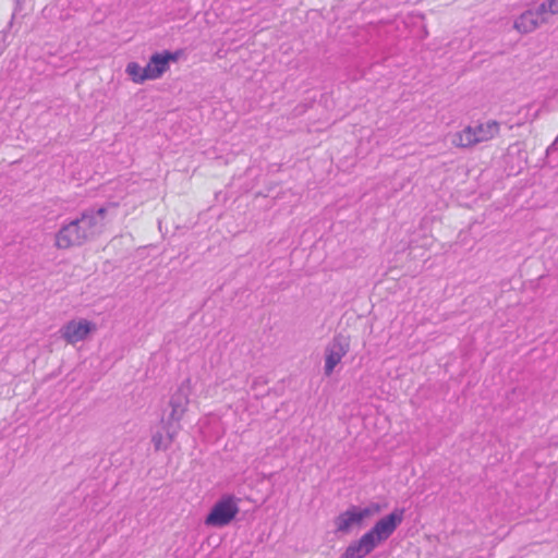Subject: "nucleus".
I'll use <instances>...</instances> for the list:
<instances>
[{"label": "nucleus", "instance_id": "f257e3e1", "mask_svg": "<svg viewBox=\"0 0 558 558\" xmlns=\"http://www.w3.org/2000/svg\"><path fill=\"white\" fill-rule=\"evenodd\" d=\"M106 214L105 207L85 209L80 217L63 225L56 233V246L68 250L92 240L101 232Z\"/></svg>", "mask_w": 558, "mask_h": 558}, {"label": "nucleus", "instance_id": "f03ea898", "mask_svg": "<svg viewBox=\"0 0 558 558\" xmlns=\"http://www.w3.org/2000/svg\"><path fill=\"white\" fill-rule=\"evenodd\" d=\"M500 125L496 121H486L474 126H466L452 135L451 143L456 147L469 148L498 135Z\"/></svg>", "mask_w": 558, "mask_h": 558}, {"label": "nucleus", "instance_id": "7ed1b4c3", "mask_svg": "<svg viewBox=\"0 0 558 558\" xmlns=\"http://www.w3.org/2000/svg\"><path fill=\"white\" fill-rule=\"evenodd\" d=\"M239 498L233 495H223L211 507L204 523L210 527H223L230 524L239 513Z\"/></svg>", "mask_w": 558, "mask_h": 558}, {"label": "nucleus", "instance_id": "20e7f679", "mask_svg": "<svg viewBox=\"0 0 558 558\" xmlns=\"http://www.w3.org/2000/svg\"><path fill=\"white\" fill-rule=\"evenodd\" d=\"M380 511L377 504L368 507L350 506L345 511L339 513L335 520V532L339 534H349L353 529L360 527L363 521Z\"/></svg>", "mask_w": 558, "mask_h": 558}, {"label": "nucleus", "instance_id": "39448f33", "mask_svg": "<svg viewBox=\"0 0 558 558\" xmlns=\"http://www.w3.org/2000/svg\"><path fill=\"white\" fill-rule=\"evenodd\" d=\"M404 509H396L388 515L378 520L375 525L366 532L376 546L387 541L403 521Z\"/></svg>", "mask_w": 558, "mask_h": 558}, {"label": "nucleus", "instance_id": "423d86ee", "mask_svg": "<svg viewBox=\"0 0 558 558\" xmlns=\"http://www.w3.org/2000/svg\"><path fill=\"white\" fill-rule=\"evenodd\" d=\"M350 350V339L341 333L336 335L325 350L324 373L330 376L335 367Z\"/></svg>", "mask_w": 558, "mask_h": 558}, {"label": "nucleus", "instance_id": "0eeeda50", "mask_svg": "<svg viewBox=\"0 0 558 558\" xmlns=\"http://www.w3.org/2000/svg\"><path fill=\"white\" fill-rule=\"evenodd\" d=\"M190 390V379H185L170 398L169 405L171 411L167 420H163L165 422H171L174 425H180V421L182 420L189 404Z\"/></svg>", "mask_w": 558, "mask_h": 558}, {"label": "nucleus", "instance_id": "6e6552de", "mask_svg": "<svg viewBox=\"0 0 558 558\" xmlns=\"http://www.w3.org/2000/svg\"><path fill=\"white\" fill-rule=\"evenodd\" d=\"M93 327V324L86 319H73L62 326L60 335L68 343L75 344L76 342L85 340Z\"/></svg>", "mask_w": 558, "mask_h": 558}, {"label": "nucleus", "instance_id": "1a4fd4ad", "mask_svg": "<svg viewBox=\"0 0 558 558\" xmlns=\"http://www.w3.org/2000/svg\"><path fill=\"white\" fill-rule=\"evenodd\" d=\"M175 53L165 51L162 53H154L146 64V75L149 80L159 78L168 69L170 61H177Z\"/></svg>", "mask_w": 558, "mask_h": 558}, {"label": "nucleus", "instance_id": "9d476101", "mask_svg": "<svg viewBox=\"0 0 558 558\" xmlns=\"http://www.w3.org/2000/svg\"><path fill=\"white\" fill-rule=\"evenodd\" d=\"M376 547L374 541L365 533L357 541L351 542L340 558H365Z\"/></svg>", "mask_w": 558, "mask_h": 558}, {"label": "nucleus", "instance_id": "9b49d317", "mask_svg": "<svg viewBox=\"0 0 558 558\" xmlns=\"http://www.w3.org/2000/svg\"><path fill=\"white\" fill-rule=\"evenodd\" d=\"M162 428L165 430V435L161 432H156L151 436V442L155 450H167L178 435L181 426L174 425L171 422L162 421Z\"/></svg>", "mask_w": 558, "mask_h": 558}, {"label": "nucleus", "instance_id": "f8f14e48", "mask_svg": "<svg viewBox=\"0 0 558 558\" xmlns=\"http://www.w3.org/2000/svg\"><path fill=\"white\" fill-rule=\"evenodd\" d=\"M541 24L532 10L523 12L513 24V27L521 34H527L536 29Z\"/></svg>", "mask_w": 558, "mask_h": 558}, {"label": "nucleus", "instance_id": "ddd939ff", "mask_svg": "<svg viewBox=\"0 0 558 558\" xmlns=\"http://www.w3.org/2000/svg\"><path fill=\"white\" fill-rule=\"evenodd\" d=\"M145 71H146V66L143 68L136 62H130L126 66V73L131 76V78L135 83H143V82L149 80L148 77H144L146 75Z\"/></svg>", "mask_w": 558, "mask_h": 558}, {"label": "nucleus", "instance_id": "4468645a", "mask_svg": "<svg viewBox=\"0 0 558 558\" xmlns=\"http://www.w3.org/2000/svg\"><path fill=\"white\" fill-rule=\"evenodd\" d=\"M534 15L537 17V20L541 22V24H544L548 21V15L550 12L548 11V3L547 1H544L539 3L535 9H531Z\"/></svg>", "mask_w": 558, "mask_h": 558}, {"label": "nucleus", "instance_id": "2eb2a0df", "mask_svg": "<svg viewBox=\"0 0 558 558\" xmlns=\"http://www.w3.org/2000/svg\"><path fill=\"white\" fill-rule=\"evenodd\" d=\"M547 3L550 14H558V0H548Z\"/></svg>", "mask_w": 558, "mask_h": 558}]
</instances>
